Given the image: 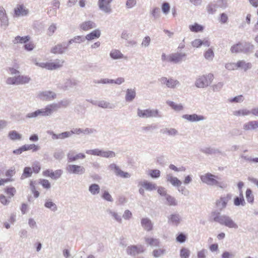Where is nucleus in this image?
<instances>
[{"label": "nucleus", "mask_w": 258, "mask_h": 258, "mask_svg": "<svg viewBox=\"0 0 258 258\" xmlns=\"http://www.w3.org/2000/svg\"><path fill=\"white\" fill-rule=\"evenodd\" d=\"M67 156L68 161L70 162L75 161L76 160L79 159H83L86 157V156L84 154L82 153L76 154L75 151L73 150H70Z\"/></svg>", "instance_id": "nucleus-15"}, {"label": "nucleus", "mask_w": 258, "mask_h": 258, "mask_svg": "<svg viewBox=\"0 0 258 258\" xmlns=\"http://www.w3.org/2000/svg\"><path fill=\"white\" fill-rule=\"evenodd\" d=\"M190 254V250L187 248L182 247L180 250L181 258H188Z\"/></svg>", "instance_id": "nucleus-54"}, {"label": "nucleus", "mask_w": 258, "mask_h": 258, "mask_svg": "<svg viewBox=\"0 0 258 258\" xmlns=\"http://www.w3.org/2000/svg\"><path fill=\"white\" fill-rule=\"evenodd\" d=\"M101 197L104 200H105L107 201H108V202H112L113 201L110 194L109 193V192L108 191H106V190H105L104 191Z\"/></svg>", "instance_id": "nucleus-64"}, {"label": "nucleus", "mask_w": 258, "mask_h": 258, "mask_svg": "<svg viewBox=\"0 0 258 258\" xmlns=\"http://www.w3.org/2000/svg\"><path fill=\"white\" fill-rule=\"evenodd\" d=\"M166 103L169 106H170L175 111H179L183 109V107L181 104H177L171 101H167Z\"/></svg>", "instance_id": "nucleus-43"}, {"label": "nucleus", "mask_w": 258, "mask_h": 258, "mask_svg": "<svg viewBox=\"0 0 258 258\" xmlns=\"http://www.w3.org/2000/svg\"><path fill=\"white\" fill-rule=\"evenodd\" d=\"M189 29L190 31L197 33L202 32L204 30V27L201 25L195 23L194 25H189Z\"/></svg>", "instance_id": "nucleus-42"}, {"label": "nucleus", "mask_w": 258, "mask_h": 258, "mask_svg": "<svg viewBox=\"0 0 258 258\" xmlns=\"http://www.w3.org/2000/svg\"><path fill=\"white\" fill-rule=\"evenodd\" d=\"M165 253V249H155L153 251V255L155 257H159Z\"/></svg>", "instance_id": "nucleus-62"}, {"label": "nucleus", "mask_w": 258, "mask_h": 258, "mask_svg": "<svg viewBox=\"0 0 258 258\" xmlns=\"http://www.w3.org/2000/svg\"><path fill=\"white\" fill-rule=\"evenodd\" d=\"M68 49L66 43H60L55 45L51 49V52L54 54H62Z\"/></svg>", "instance_id": "nucleus-23"}, {"label": "nucleus", "mask_w": 258, "mask_h": 258, "mask_svg": "<svg viewBox=\"0 0 258 258\" xmlns=\"http://www.w3.org/2000/svg\"><path fill=\"white\" fill-rule=\"evenodd\" d=\"M64 63L62 59H56L52 62H45V69L48 70H55L62 68Z\"/></svg>", "instance_id": "nucleus-9"}, {"label": "nucleus", "mask_w": 258, "mask_h": 258, "mask_svg": "<svg viewBox=\"0 0 258 258\" xmlns=\"http://www.w3.org/2000/svg\"><path fill=\"white\" fill-rule=\"evenodd\" d=\"M23 149L24 151H28L32 150L33 152H37L40 149V147L38 145H36L35 144H25L23 146Z\"/></svg>", "instance_id": "nucleus-37"}, {"label": "nucleus", "mask_w": 258, "mask_h": 258, "mask_svg": "<svg viewBox=\"0 0 258 258\" xmlns=\"http://www.w3.org/2000/svg\"><path fill=\"white\" fill-rule=\"evenodd\" d=\"M17 77L18 85H22L28 83L31 78L28 76L18 75Z\"/></svg>", "instance_id": "nucleus-35"}, {"label": "nucleus", "mask_w": 258, "mask_h": 258, "mask_svg": "<svg viewBox=\"0 0 258 258\" xmlns=\"http://www.w3.org/2000/svg\"><path fill=\"white\" fill-rule=\"evenodd\" d=\"M251 67L252 65L251 63L246 62L244 60H239L235 63V67H236L237 69L239 68L243 70L244 71H246L251 69Z\"/></svg>", "instance_id": "nucleus-27"}, {"label": "nucleus", "mask_w": 258, "mask_h": 258, "mask_svg": "<svg viewBox=\"0 0 258 258\" xmlns=\"http://www.w3.org/2000/svg\"><path fill=\"white\" fill-rule=\"evenodd\" d=\"M97 106L103 108L113 109L115 106L114 104L110 103L104 100L98 102Z\"/></svg>", "instance_id": "nucleus-38"}, {"label": "nucleus", "mask_w": 258, "mask_h": 258, "mask_svg": "<svg viewBox=\"0 0 258 258\" xmlns=\"http://www.w3.org/2000/svg\"><path fill=\"white\" fill-rule=\"evenodd\" d=\"M101 36V31L99 29H95L90 33L86 35L85 39L91 41L95 39L99 38Z\"/></svg>", "instance_id": "nucleus-29"}, {"label": "nucleus", "mask_w": 258, "mask_h": 258, "mask_svg": "<svg viewBox=\"0 0 258 258\" xmlns=\"http://www.w3.org/2000/svg\"><path fill=\"white\" fill-rule=\"evenodd\" d=\"M165 199H166L167 202L166 204H167L169 206H175L177 205V203L176 199L173 197H172L171 196L168 194L166 196Z\"/></svg>", "instance_id": "nucleus-46"}, {"label": "nucleus", "mask_w": 258, "mask_h": 258, "mask_svg": "<svg viewBox=\"0 0 258 258\" xmlns=\"http://www.w3.org/2000/svg\"><path fill=\"white\" fill-rule=\"evenodd\" d=\"M139 185H141L143 187L145 188V189L150 191L155 190L157 188L156 184L149 182L147 180L140 181Z\"/></svg>", "instance_id": "nucleus-26"}, {"label": "nucleus", "mask_w": 258, "mask_h": 258, "mask_svg": "<svg viewBox=\"0 0 258 258\" xmlns=\"http://www.w3.org/2000/svg\"><path fill=\"white\" fill-rule=\"evenodd\" d=\"M141 225L144 229L150 231L153 229V223L150 219L148 218H144L141 220Z\"/></svg>", "instance_id": "nucleus-28"}, {"label": "nucleus", "mask_w": 258, "mask_h": 258, "mask_svg": "<svg viewBox=\"0 0 258 258\" xmlns=\"http://www.w3.org/2000/svg\"><path fill=\"white\" fill-rule=\"evenodd\" d=\"M89 191L93 195H95L98 194L100 191V186L98 184L94 183L90 185L89 187Z\"/></svg>", "instance_id": "nucleus-45"}, {"label": "nucleus", "mask_w": 258, "mask_h": 258, "mask_svg": "<svg viewBox=\"0 0 258 258\" xmlns=\"http://www.w3.org/2000/svg\"><path fill=\"white\" fill-rule=\"evenodd\" d=\"M32 174V171L30 167H25L23 170V173L21 176V178L24 179L26 177H29L31 176Z\"/></svg>", "instance_id": "nucleus-51"}, {"label": "nucleus", "mask_w": 258, "mask_h": 258, "mask_svg": "<svg viewBox=\"0 0 258 258\" xmlns=\"http://www.w3.org/2000/svg\"><path fill=\"white\" fill-rule=\"evenodd\" d=\"M182 118L191 122L203 121L206 119V117L204 116L195 113L192 114H183L182 116Z\"/></svg>", "instance_id": "nucleus-16"}, {"label": "nucleus", "mask_w": 258, "mask_h": 258, "mask_svg": "<svg viewBox=\"0 0 258 258\" xmlns=\"http://www.w3.org/2000/svg\"><path fill=\"white\" fill-rule=\"evenodd\" d=\"M8 137L13 141L20 140L22 139V135L16 131H11L9 132Z\"/></svg>", "instance_id": "nucleus-40"}, {"label": "nucleus", "mask_w": 258, "mask_h": 258, "mask_svg": "<svg viewBox=\"0 0 258 258\" xmlns=\"http://www.w3.org/2000/svg\"><path fill=\"white\" fill-rule=\"evenodd\" d=\"M221 215L220 211H214L211 213V217L213 218L214 221L219 223L221 218Z\"/></svg>", "instance_id": "nucleus-56"}, {"label": "nucleus", "mask_w": 258, "mask_h": 258, "mask_svg": "<svg viewBox=\"0 0 258 258\" xmlns=\"http://www.w3.org/2000/svg\"><path fill=\"white\" fill-rule=\"evenodd\" d=\"M200 178L203 183H206L208 185H215L221 188L223 187L222 185V183L217 180L219 178L217 176H215L211 173H207L204 175H202L200 176Z\"/></svg>", "instance_id": "nucleus-2"}, {"label": "nucleus", "mask_w": 258, "mask_h": 258, "mask_svg": "<svg viewBox=\"0 0 258 258\" xmlns=\"http://www.w3.org/2000/svg\"><path fill=\"white\" fill-rule=\"evenodd\" d=\"M232 195L228 194L226 196L220 198V199L216 201V205L218 209L220 212L225 209L227 206V203L231 199Z\"/></svg>", "instance_id": "nucleus-13"}, {"label": "nucleus", "mask_w": 258, "mask_h": 258, "mask_svg": "<svg viewBox=\"0 0 258 258\" xmlns=\"http://www.w3.org/2000/svg\"><path fill=\"white\" fill-rule=\"evenodd\" d=\"M219 223L222 225H224L230 228H238L237 224L231 219V218L226 215H222L221 218Z\"/></svg>", "instance_id": "nucleus-7"}, {"label": "nucleus", "mask_w": 258, "mask_h": 258, "mask_svg": "<svg viewBox=\"0 0 258 258\" xmlns=\"http://www.w3.org/2000/svg\"><path fill=\"white\" fill-rule=\"evenodd\" d=\"M161 172L158 169H152L149 171V175L153 178H157L160 176Z\"/></svg>", "instance_id": "nucleus-60"}, {"label": "nucleus", "mask_w": 258, "mask_h": 258, "mask_svg": "<svg viewBox=\"0 0 258 258\" xmlns=\"http://www.w3.org/2000/svg\"><path fill=\"white\" fill-rule=\"evenodd\" d=\"M30 37L29 36H17L12 40V42L14 44L18 43H26L29 41Z\"/></svg>", "instance_id": "nucleus-32"}, {"label": "nucleus", "mask_w": 258, "mask_h": 258, "mask_svg": "<svg viewBox=\"0 0 258 258\" xmlns=\"http://www.w3.org/2000/svg\"><path fill=\"white\" fill-rule=\"evenodd\" d=\"M110 56L113 59H121L124 57L121 51L117 49L112 50L109 54Z\"/></svg>", "instance_id": "nucleus-34"}, {"label": "nucleus", "mask_w": 258, "mask_h": 258, "mask_svg": "<svg viewBox=\"0 0 258 258\" xmlns=\"http://www.w3.org/2000/svg\"><path fill=\"white\" fill-rule=\"evenodd\" d=\"M244 132L256 131L258 128V120L248 121L243 124Z\"/></svg>", "instance_id": "nucleus-17"}, {"label": "nucleus", "mask_w": 258, "mask_h": 258, "mask_svg": "<svg viewBox=\"0 0 258 258\" xmlns=\"http://www.w3.org/2000/svg\"><path fill=\"white\" fill-rule=\"evenodd\" d=\"M245 202L243 197H236L234 199V204L236 206H242L245 205Z\"/></svg>", "instance_id": "nucleus-48"}, {"label": "nucleus", "mask_w": 258, "mask_h": 258, "mask_svg": "<svg viewBox=\"0 0 258 258\" xmlns=\"http://www.w3.org/2000/svg\"><path fill=\"white\" fill-rule=\"evenodd\" d=\"M97 133V130L94 128L87 127L83 129V134L85 135H89Z\"/></svg>", "instance_id": "nucleus-63"}, {"label": "nucleus", "mask_w": 258, "mask_h": 258, "mask_svg": "<svg viewBox=\"0 0 258 258\" xmlns=\"http://www.w3.org/2000/svg\"><path fill=\"white\" fill-rule=\"evenodd\" d=\"M106 212L109 214L111 217H112L114 220H115L117 222L119 223H122V218L116 212L113 211L110 209H107L106 210Z\"/></svg>", "instance_id": "nucleus-44"}, {"label": "nucleus", "mask_w": 258, "mask_h": 258, "mask_svg": "<svg viewBox=\"0 0 258 258\" xmlns=\"http://www.w3.org/2000/svg\"><path fill=\"white\" fill-rule=\"evenodd\" d=\"M1 24L0 26L3 30H5L9 25V19L7 16L5 18L0 19Z\"/></svg>", "instance_id": "nucleus-57"}, {"label": "nucleus", "mask_w": 258, "mask_h": 258, "mask_svg": "<svg viewBox=\"0 0 258 258\" xmlns=\"http://www.w3.org/2000/svg\"><path fill=\"white\" fill-rule=\"evenodd\" d=\"M233 115L236 116H244L249 115L251 114L250 110L246 108H243L238 110L234 111Z\"/></svg>", "instance_id": "nucleus-36"}, {"label": "nucleus", "mask_w": 258, "mask_h": 258, "mask_svg": "<svg viewBox=\"0 0 258 258\" xmlns=\"http://www.w3.org/2000/svg\"><path fill=\"white\" fill-rule=\"evenodd\" d=\"M116 154L115 152L111 151H105L102 150L101 157L104 158H113L115 156Z\"/></svg>", "instance_id": "nucleus-55"}, {"label": "nucleus", "mask_w": 258, "mask_h": 258, "mask_svg": "<svg viewBox=\"0 0 258 258\" xmlns=\"http://www.w3.org/2000/svg\"><path fill=\"white\" fill-rule=\"evenodd\" d=\"M166 181L169 182L172 186L175 187L180 186L182 182L176 177L173 176L172 174L168 173L165 176Z\"/></svg>", "instance_id": "nucleus-22"}, {"label": "nucleus", "mask_w": 258, "mask_h": 258, "mask_svg": "<svg viewBox=\"0 0 258 258\" xmlns=\"http://www.w3.org/2000/svg\"><path fill=\"white\" fill-rule=\"evenodd\" d=\"M167 219L168 224L174 226L178 225L182 220L181 216L177 212L171 214L167 217Z\"/></svg>", "instance_id": "nucleus-14"}, {"label": "nucleus", "mask_w": 258, "mask_h": 258, "mask_svg": "<svg viewBox=\"0 0 258 258\" xmlns=\"http://www.w3.org/2000/svg\"><path fill=\"white\" fill-rule=\"evenodd\" d=\"M152 16L155 19H158L160 16V10L158 7H155L150 12Z\"/></svg>", "instance_id": "nucleus-58"}, {"label": "nucleus", "mask_w": 258, "mask_h": 258, "mask_svg": "<svg viewBox=\"0 0 258 258\" xmlns=\"http://www.w3.org/2000/svg\"><path fill=\"white\" fill-rule=\"evenodd\" d=\"M98 6L99 9L105 13L110 14L112 12L111 6L107 4L106 0H98Z\"/></svg>", "instance_id": "nucleus-24"}, {"label": "nucleus", "mask_w": 258, "mask_h": 258, "mask_svg": "<svg viewBox=\"0 0 258 258\" xmlns=\"http://www.w3.org/2000/svg\"><path fill=\"white\" fill-rule=\"evenodd\" d=\"M66 171L70 174L82 175L85 173V168L81 165L69 164L66 168Z\"/></svg>", "instance_id": "nucleus-8"}, {"label": "nucleus", "mask_w": 258, "mask_h": 258, "mask_svg": "<svg viewBox=\"0 0 258 258\" xmlns=\"http://www.w3.org/2000/svg\"><path fill=\"white\" fill-rule=\"evenodd\" d=\"M136 96L135 89H127L126 91L125 99L126 102H132Z\"/></svg>", "instance_id": "nucleus-30"}, {"label": "nucleus", "mask_w": 258, "mask_h": 258, "mask_svg": "<svg viewBox=\"0 0 258 258\" xmlns=\"http://www.w3.org/2000/svg\"><path fill=\"white\" fill-rule=\"evenodd\" d=\"M214 79V75L209 73L199 76L196 80L195 86L200 88H204L210 85Z\"/></svg>", "instance_id": "nucleus-3"}, {"label": "nucleus", "mask_w": 258, "mask_h": 258, "mask_svg": "<svg viewBox=\"0 0 258 258\" xmlns=\"http://www.w3.org/2000/svg\"><path fill=\"white\" fill-rule=\"evenodd\" d=\"M145 239L146 243L151 246L157 247L159 246L160 241L159 239L149 237H146Z\"/></svg>", "instance_id": "nucleus-39"}, {"label": "nucleus", "mask_w": 258, "mask_h": 258, "mask_svg": "<svg viewBox=\"0 0 258 258\" xmlns=\"http://www.w3.org/2000/svg\"><path fill=\"white\" fill-rule=\"evenodd\" d=\"M160 132L168 136L174 137L178 134V131L174 128L166 127L161 130Z\"/></svg>", "instance_id": "nucleus-31"}, {"label": "nucleus", "mask_w": 258, "mask_h": 258, "mask_svg": "<svg viewBox=\"0 0 258 258\" xmlns=\"http://www.w3.org/2000/svg\"><path fill=\"white\" fill-rule=\"evenodd\" d=\"M110 170L113 171L117 176L124 178H128L131 177V174L126 172L122 171L120 168L115 164L112 163L108 166Z\"/></svg>", "instance_id": "nucleus-11"}, {"label": "nucleus", "mask_w": 258, "mask_h": 258, "mask_svg": "<svg viewBox=\"0 0 258 258\" xmlns=\"http://www.w3.org/2000/svg\"><path fill=\"white\" fill-rule=\"evenodd\" d=\"M201 152L207 154H214L220 153L217 149H214L210 147H207L201 149Z\"/></svg>", "instance_id": "nucleus-47"}, {"label": "nucleus", "mask_w": 258, "mask_h": 258, "mask_svg": "<svg viewBox=\"0 0 258 258\" xmlns=\"http://www.w3.org/2000/svg\"><path fill=\"white\" fill-rule=\"evenodd\" d=\"M71 103V101L69 99H63L57 103H53L50 104L52 110L54 112L57 111L59 109L61 108H66L69 106Z\"/></svg>", "instance_id": "nucleus-12"}, {"label": "nucleus", "mask_w": 258, "mask_h": 258, "mask_svg": "<svg viewBox=\"0 0 258 258\" xmlns=\"http://www.w3.org/2000/svg\"><path fill=\"white\" fill-rule=\"evenodd\" d=\"M218 7L217 5L210 3L207 7V12L209 14H213L216 12Z\"/></svg>", "instance_id": "nucleus-50"}, {"label": "nucleus", "mask_w": 258, "mask_h": 258, "mask_svg": "<svg viewBox=\"0 0 258 258\" xmlns=\"http://www.w3.org/2000/svg\"><path fill=\"white\" fill-rule=\"evenodd\" d=\"M158 128L157 125L155 124H148L147 126H143L142 127V131L145 133H152L154 131Z\"/></svg>", "instance_id": "nucleus-41"}, {"label": "nucleus", "mask_w": 258, "mask_h": 258, "mask_svg": "<svg viewBox=\"0 0 258 258\" xmlns=\"http://www.w3.org/2000/svg\"><path fill=\"white\" fill-rule=\"evenodd\" d=\"M80 28L83 31H88L97 27L96 23L92 21H86L80 24Z\"/></svg>", "instance_id": "nucleus-25"}, {"label": "nucleus", "mask_w": 258, "mask_h": 258, "mask_svg": "<svg viewBox=\"0 0 258 258\" xmlns=\"http://www.w3.org/2000/svg\"><path fill=\"white\" fill-rule=\"evenodd\" d=\"M64 154L62 150H56L53 154V157L57 160H61L64 157Z\"/></svg>", "instance_id": "nucleus-61"}, {"label": "nucleus", "mask_w": 258, "mask_h": 258, "mask_svg": "<svg viewBox=\"0 0 258 258\" xmlns=\"http://www.w3.org/2000/svg\"><path fill=\"white\" fill-rule=\"evenodd\" d=\"M161 9L162 12L164 14H168L170 9V6L169 4L167 2H164L162 4Z\"/></svg>", "instance_id": "nucleus-59"}, {"label": "nucleus", "mask_w": 258, "mask_h": 258, "mask_svg": "<svg viewBox=\"0 0 258 258\" xmlns=\"http://www.w3.org/2000/svg\"><path fill=\"white\" fill-rule=\"evenodd\" d=\"M37 97L42 101H51L56 98V94L51 91H44L38 92Z\"/></svg>", "instance_id": "nucleus-10"}, {"label": "nucleus", "mask_w": 258, "mask_h": 258, "mask_svg": "<svg viewBox=\"0 0 258 258\" xmlns=\"http://www.w3.org/2000/svg\"><path fill=\"white\" fill-rule=\"evenodd\" d=\"M186 54L184 52L172 53L167 57V61L174 63H178L186 59Z\"/></svg>", "instance_id": "nucleus-5"}, {"label": "nucleus", "mask_w": 258, "mask_h": 258, "mask_svg": "<svg viewBox=\"0 0 258 258\" xmlns=\"http://www.w3.org/2000/svg\"><path fill=\"white\" fill-rule=\"evenodd\" d=\"M137 115L142 118L161 117L162 116L157 109H141L140 108L137 109Z\"/></svg>", "instance_id": "nucleus-4"}, {"label": "nucleus", "mask_w": 258, "mask_h": 258, "mask_svg": "<svg viewBox=\"0 0 258 258\" xmlns=\"http://www.w3.org/2000/svg\"><path fill=\"white\" fill-rule=\"evenodd\" d=\"M254 48V45L249 42H238L231 47L230 51L232 53H243L249 54L253 52Z\"/></svg>", "instance_id": "nucleus-1"}, {"label": "nucleus", "mask_w": 258, "mask_h": 258, "mask_svg": "<svg viewBox=\"0 0 258 258\" xmlns=\"http://www.w3.org/2000/svg\"><path fill=\"white\" fill-rule=\"evenodd\" d=\"M102 150L99 149H95L92 150H86V153L89 155L97 156L101 157Z\"/></svg>", "instance_id": "nucleus-52"}, {"label": "nucleus", "mask_w": 258, "mask_h": 258, "mask_svg": "<svg viewBox=\"0 0 258 258\" xmlns=\"http://www.w3.org/2000/svg\"><path fill=\"white\" fill-rule=\"evenodd\" d=\"M28 12V10L23 5H17L14 9V15L17 17L25 16Z\"/></svg>", "instance_id": "nucleus-21"}, {"label": "nucleus", "mask_w": 258, "mask_h": 258, "mask_svg": "<svg viewBox=\"0 0 258 258\" xmlns=\"http://www.w3.org/2000/svg\"><path fill=\"white\" fill-rule=\"evenodd\" d=\"M44 207L49 209L53 212H55L57 210V207L56 205L50 199H46L45 200Z\"/></svg>", "instance_id": "nucleus-33"}, {"label": "nucleus", "mask_w": 258, "mask_h": 258, "mask_svg": "<svg viewBox=\"0 0 258 258\" xmlns=\"http://www.w3.org/2000/svg\"><path fill=\"white\" fill-rule=\"evenodd\" d=\"M77 85V83L74 79H66L62 84H60L59 87L64 91L69 90L75 88Z\"/></svg>", "instance_id": "nucleus-18"}, {"label": "nucleus", "mask_w": 258, "mask_h": 258, "mask_svg": "<svg viewBox=\"0 0 258 258\" xmlns=\"http://www.w3.org/2000/svg\"><path fill=\"white\" fill-rule=\"evenodd\" d=\"M204 57L205 59L209 61H212L214 57V53L211 48H209L205 53Z\"/></svg>", "instance_id": "nucleus-49"}, {"label": "nucleus", "mask_w": 258, "mask_h": 258, "mask_svg": "<svg viewBox=\"0 0 258 258\" xmlns=\"http://www.w3.org/2000/svg\"><path fill=\"white\" fill-rule=\"evenodd\" d=\"M38 117L39 116H50L53 113L50 104H48L45 108L36 110Z\"/></svg>", "instance_id": "nucleus-20"}, {"label": "nucleus", "mask_w": 258, "mask_h": 258, "mask_svg": "<svg viewBox=\"0 0 258 258\" xmlns=\"http://www.w3.org/2000/svg\"><path fill=\"white\" fill-rule=\"evenodd\" d=\"M144 252L143 247L141 245H131L128 246L126 248V252L128 254L132 256H136L137 254Z\"/></svg>", "instance_id": "nucleus-19"}, {"label": "nucleus", "mask_w": 258, "mask_h": 258, "mask_svg": "<svg viewBox=\"0 0 258 258\" xmlns=\"http://www.w3.org/2000/svg\"><path fill=\"white\" fill-rule=\"evenodd\" d=\"M245 197L247 202L249 203H253L254 201V196L252 193V190L250 188L246 189Z\"/></svg>", "instance_id": "nucleus-53"}, {"label": "nucleus", "mask_w": 258, "mask_h": 258, "mask_svg": "<svg viewBox=\"0 0 258 258\" xmlns=\"http://www.w3.org/2000/svg\"><path fill=\"white\" fill-rule=\"evenodd\" d=\"M159 81L162 85H165L167 87L171 89H175L180 85L178 80L172 78L162 77L159 79Z\"/></svg>", "instance_id": "nucleus-6"}]
</instances>
